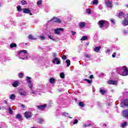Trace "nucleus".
<instances>
[{"instance_id":"f257e3e1","label":"nucleus","mask_w":128,"mask_h":128,"mask_svg":"<svg viewBox=\"0 0 128 128\" xmlns=\"http://www.w3.org/2000/svg\"><path fill=\"white\" fill-rule=\"evenodd\" d=\"M26 80L28 83V86L29 88H30V90L31 94H40L38 92V91L34 90V86L32 83V78L30 77L27 76Z\"/></svg>"},{"instance_id":"f03ea898","label":"nucleus","mask_w":128,"mask_h":128,"mask_svg":"<svg viewBox=\"0 0 128 128\" xmlns=\"http://www.w3.org/2000/svg\"><path fill=\"white\" fill-rule=\"evenodd\" d=\"M20 57V60H28V54L26 50H21L18 52V54Z\"/></svg>"},{"instance_id":"7ed1b4c3","label":"nucleus","mask_w":128,"mask_h":128,"mask_svg":"<svg viewBox=\"0 0 128 128\" xmlns=\"http://www.w3.org/2000/svg\"><path fill=\"white\" fill-rule=\"evenodd\" d=\"M99 26L100 28H104V26H106V24H108V22L106 20H100L98 22Z\"/></svg>"},{"instance_id":"20e7f679","label":"nucleus","mask_w":128,"mask_h":128,"mask_svg":"<svg viewBox=\"0 0 128 128\" xmlns=\"http://www.w3.org/2000/svg\"><path fill=\"white\" fill-rule=\"evenodd\" d=\"M18 92L20 94V96H26L28 94L26 90H24L22 88H19L18 90Z\"/></svg>"},{"instance_id":"39448f33","label":"nucleus","mask_w":128,"mask_h":128,"mask_svg":"<svg viewBox=\"0 0 128 128\" xmlns=\"http://www.w3.org/2000/svg\"><path fill=\"white\" fill-rule=\"evenodd\" d=\"M122 76H128V68L126 66H123V70L122 73Z\"/></svg>"},{"instance_id":"423d86ee","label":"nucleus","mask_w":128,"mask_h":128,"mask_svg":"<svg viewBox=\"0 0 128 128\" xmlns=\"http://www.w3.org/2000/svg\"><path fill=\"white\" fill-rule=\"evenodd\" d=\"M50 22H57L58 24H60L62 22V20L60 18H58L56 16L54 17Z\"/></svg>"},{"instance_id":"0eeeda50","label":"nucleus","mask_w":128,"mask_h":128,"mask_svg":"<svg viewBox=\"0 0 128 128\" xmlns=\"http://www.w3.org/2000/svg\"><path fill=\"white\" fill-rule=\"evenodd\" d=\"M64 28H57L54 30V34H60V32H64Z\"/></svg>"},{"instance_id":"6e6552de","label":"nucleus","mask_w":128,"mask_h":128,"mask_svg":"<svg viewBox=\"0 0 128 128\" xmlns=\"http://www.w3.org/2000/svg\"><path fill=\"white\" fill-rule=\"evenodd\" d=\"M24 14H29L30 16H32V12L28 8H24L23 9Z\"/></svg>"},{"instance_id":"1a4fd4ad","label":"nucleus","mask_w":128,"mask_h":128,"mask_svg":"<svg viewBox=\"0 0 128 128\" xmlns=\"http://www.w3.org/2000/svg\"><path fill=\"white\" fill-rule=\"evenodd\" d=\"M24 116L26 118H32V114L31 113V112H26L24 114Z\"/></svg>"},{"instance_id":"9d476101","label":"nucleus","mask_w":128,"mask_h":128,"mask_svg":"<svg viewBox=\"0 0 128 128\" xmlns=\"http://www.w3.org/2000/svg\"><path fill=\"white\" fill-rule=\"evenodd\" d=\"M123 69H124V66L118 67V68H116V72H118V74H119L122 76V73Z\"/></svg>"},{"instance_id":"9b49d317","label":"nucleus","mask_w":128,"mask_h":128,"mask_svg":"<svg viewBox=\"0 0 128 128\" xmlns=\"http://www.w3.org/2000/svg\"><path fill=\"white\" fill-rule=\"evenodd\" d=\"M105 4L108 8H112V2L110 1V0H106Z\"/></svg>"},{"instance_id":"f8f14e48","label":"nucleus","mask_w":128,"mask_h":128,"mask_svg":"<svg viewBox=\"0 0 128 128\" xmlns=\"http://www.w3.org/2000/svg\"><path fill=\"white\" fill-rule=\"evenodd\" d=\"M47 105L46 104H44L43 105H40L37 106V108L38 110H44L46 108Z\"/></svg>"},{"instance_id":"ddd939ff","label":"nucleus","mask_w":128,"mask_h":128,"mask_svg":"<svg viewBox=\"0 0 128 128\" xmlns=\"http://www.w3.org/2000/svg\"><path fill=\"white\" fill-rule=\"evenodd\" d=\"M125 20L122 22V24L124 26H128V20H126V18H128V14L125 16Z\"/></svg>"},{"instance_id":"4468645a","label":"nucleus","mask_w":128,"mask_h":128,"mask_svg":"<svg viewBox=\"0 0 128 128\" xmlns=\"http://www.w3.org/2000/svg\"><path fill=\"white\" fill-rule=\"evenodd\" d=\"M122 116L124 118H126L128 120V110H123Z\"/></svg>"},{"instance_id":"2eb2a0df","label":"nucleus","mask_w":128,"mask_h":128,"mask_svg":"<svg viewBox=\"0 0 128 128\" xmlns=\"http://www.w3.org/2000/svg\"><path fill=\"white\" fill-rule=\"evenodd\" d=\"M52 62L54 64H60V61L58 60V58H54L52 61Z\"/></svg>"},{"instance_id":"dca6fc26","label":"nucleus","mask_w":128,"mask_h":128,"mask_svg":"<svg viewBox=\"0 0 128 128\" xmlns=\"http://www.w3.org/2000/svg\"><path fill=\"white\" fill-rule=\"evenodd\" d=\"M18 84H20V81L19 80L14 81V82L12 84V86L14 88H17V86H18Z\"/></svg>"},{"instance_id":"f3484780","label":"nucleus","mask_w":128,"mask_h":128,"mask_svg":"<svg viewBox=\"0 0 128 128\" xmlns=\"http://www.w3.org/2000/svg\"><path fill=\"white\" fill-rule=\"evenodd\" d=\"M79 26L81 28H84V26H86V22H80L79 23Z\"/></svg>"},{"instance_id":"a211bd4d","label":"nucleus","mask_w":128,"mask_h":128,"mask_svg":"<svg viewBox=\"0 0 128 128\" xmlns=\"http://www.w3.org/2000/svg\"><path fill=\"white\" fill-rule=\"evenodd\" d=\"M100 48H102V47L100 46H99L98 47H95L94 48V52H100Z\"/></svg>"},{"instance_id":"6ab92c4d","label":"nucleus","mask_w":128,"mask_h":128,"mask_svg":"<svg viewBox=\"0 0 128 128\" xmlns=\"http://www.w3.org/2000/svg\"><path fill=\"white\" fill-rule=\"evenodd\" d=\"M117 82L116 80H110L108 81V84H116Z\"/></svg>"},{"instance_id":"aec40b11","label":"nucleus","mask_w":128,"mask_h":128,"mask_svg":"<svg viewBox=\"0 0 128 128\" xmlns=\"http://www.w3.org/2000/svg\"><path fill=\"white\" fill-rule=\"evenodd\" d=\"M16 118H18L19 120H22V116L20 114L16 115Z\"/></svg>"},{"instance_id":"412c9836","label":"nucleus","mask_w":128,"mask_h":128,"mask_svg":"<svg viewBox=\"0 0 128 128\" xmlns=\"http://www.w3.org/2000/svg\"><path fill=\"white\" fill-rule=\"evenodd\" d=\"M10 100H16V95L14 94H12L10 96Z\"/></svg>"},{"instance_id":"4be33fe9","label":"nucleus","mask_w":128,"mask_h":128,"mask_svg":"<svg viewBox=\"0 0 128 128\" xmlns=\"http://www.w3.org/2000/svg\"><path fill=\"white\" fill-rule=\"evenodd\" d=\"M28 38L29 40H38V38H34V36L32 35H29Z\"/></svg>"},{"instance_id":"5701e85b","label":"nucleus","mask_w":128,"mask_h":128,"mask_svg":"<svg viewBox=\"0 0 128 128\" xmlns=\"http://www.w3.org/2000/svg\"><path fill=\"white\" fill-rule=\"evenodd\" d=\"M128 122H124L123 124H122L121 127L122 128H124L126 126H128Z\"/></svg>"},{"instance_id":"b1692460","label":"nucleus","mask_w":128,"mask_h":128,"mask_svg":"<svg viewBox=\"0 0 128 128\" xmlns=\"http://www.w3.org/2000/svg\"><path fill=\"white\" fill-rule=\"evenodd\" d=\"M49 82L50 84H54V82H56V79L54 78H51L50 79Z\"/></svg>"},{"instance_id":"393cba45","label":"nucleus","mask_w":128,"mask_h":128,"mask_svg":"<svg viewBox=\"0 0 128 128\" xmlns=\"http://www.w3.org/2000/svg\"><path fill=\"white\" fill-rule=\"evenodd\" d=\"M98 4V0H94L92 1V4L93 6H97Z\"/></svg>"},{"instance_id":"a878e982","label":"nucleus","mask_w":128,"mask_h":128,"mask_svg":"<svg viewBox=\"0 0 128 128\" xmlns=\"http://www.w3.org/2000/svg\"><path fill=\"white\" fill-rule=\"evenodd\" d=\"M10 48H16V44L15 43H12L10 44Z\"/></svg>"},{"instance_id":"bb28decb","label":"nucleus","mask_w":128,"mask_h":128,"mask_svg":"<svg viewBox=\"0 0 128 128\" xmlns=\"http://www.w3.org/2000/svg\"><path fill=\"white\" fill-rule=\"evenodd\" d=\"M66 62L67 64L66 66L68 67L70 66V60H66Z\"/></svg>"},{"instance_id":"cd10ccee","label":"nucleus","mask_w":128,"mask_h":128,"mask_svg":"<svg viewBox=\"0 0 128 128\" xmlns=\"http://www.w3.org/2000/svg\"><path fill=\"white\" fill-rule=\"evenodd\" d=\"M16 8L18 12H22V6H18Z\"/></svg>"},{"instance_id":"c85d7f7f","label":"nucleus","mask_w":128,"mask_h":128,"mask_svg":"<svg viewBox=\"0 0 128 128\" xmlns=\"http://www.w3.org/2000/svg\"><path fill=\"white\" fill-rule=\"evenodd\" d=\"M100 94H106V90H100Z\"/></svg>"},{"instance_id":"c756f323","label":"nucleus","mask_w":128,"mask_h":128,"mask_svg":"<svg viewBox=\"0 0 128 128\" xmlns=\"http://www.w3.org/2000/svg\"><path fill=\"white\" fill-rule=\"evenodd\" d=\"M124 105L126 106H128V99H126L124 101Z\"/></svg>"},{"instance_id":"7c9ffc66","label":"nucleus","mask_w":128,"mask_h":128,"mask_svg":"<svg viewBox=\"0 0 128 128\" xmlns=\"http://www.w3.org/2000/svg\"><path fill=\"white\" fill-rule=\"evenodd\" d=\"M8 112L10 114H14V112H12V107H9Z\"/></svg>"},{"instance_id":"2f4dec72","label":"nucleus","mask_w":128,"mask_h":128,"mask_svg":"<svg viewBox=\"0 0 128 128\" xmlns=\"http://www.w3.org/2000/svg\"><path fill=\"white\" fill-rule=\"evenodd\" d=\"M39 38H40V40H46V37L44 36H39Z\"/></svg>"},{"instance_id":"473e14b6","label":"nucleus","mask_w":128,"mask_h":128,"mask_svg":"<svg viewBox=\"0 0 128 128\" xmlns=\"http://www.w3.org/2000/svg\"><path fill=\"white\" fill-rule=\"evenodd\" d=\"M88 37L86 36H84L81 38V40H86Z\"/></svg>"},{"instance_id":"72a5a7b5","label":"nucleus","mask_w":128,"mask_h":128,"mask_svg":"<svg viewBox=\"0 0 128 128\" xmlns=\"http://www.w3.org/2000/svg\"><path fill=\"white\" fill-rule=\"evenodd\" d=\"M84 80H85L86 82H87L88 84H92V80H90L88 79H84Z\"/></svg>"},{"instance_id":"f704fd0d","label":"nucleus","mask_w":128,"mask_h":128,"mask_svg":"<svg viewBox=\"0 0 128 128\" xmlns=\"http://www.w3.org/2000/svg\"><path fill=\"white\" fill-rule=\"evenodd\" d=\"M79 106H81V108H84V104L82 102H80Z\"/></svg>"},{"instance_id":"c9c22d12","label":"nucleus","mask_w":128,"mask_h":128,"mask_svg":"<svg viewBox=\"0 0 128 128\" xmlns=\"http://www.w3.org/2000/svg\"><path fill=\"white\" fill-rule=\"evenodd\" d=\"M60 76L62 78H64V72H61L60 74Z\"/></svg>"},{"instance_id":"e433bc0d","label":"nucleus","mask_w":128,"mask_h":128,"mask_svg":"<svg viewBox=\"0 0 128 128\" xmlns=\"http://www.w3.org/2000/svg\"><path fill=\"white\" fill-rule=\"evenodd\" d=\"M42 0H38L37 2V4L38 6H40V4H42Z\"/></svg>"},{"instance_id":"4c0bfd02","label":"nucleus","mask_w":128,"mask_h":128,"mask_svg":"<svg viewBox=\"0 0 128 128\" xmlns=\"http://www.w3.org/2000/svg\"><path fill=\"white\" fill-rule=\"evenodd\" d=\"M22 2V4L23 5V6H24V4H28V2H26V0H22V2Z\"/></svg>"},{"instance_id":"58836bf2","label":"nucleus","mask_w":128,"mask_h":128,"mask_svg":"<svg viewBox=\"0 0 128 128\" xmlns=\"http://www.w3.org/2000/svg\"><path fill=\"white\" fill-rule=\"evenodd\" d=\"M84 56H85V58H90V54H85Z\"/></svg>"},{"instance_id":"ea45409f","label":"nucleus","mask_w":128,"mask_h":128,"mask_svg":"<svg viewBox=\"0 0 128 128\" xmlns=\"http://www.w3.org/2000/svg\"><path fill=\"white\" fill-rule=\"evenodd\" d=\"M23 76H24V74H22V73L19 74V78H22Z\"/></svg>"},{"instance_id":"a19ab883","label":"nucleus","mask_w":128,"mask_h":128,"mask_svg":"<svg viewBox=\"0 0 128 128\" xmlns=\"http://www.w3.org/2000/svg\"><path fill=\"white\" fill-rule=\"evenodd\" d=\"M86 14H90L92 12V11H90V9H87L86 10Z\"/></svg>"},{"instance_id":"79ce46f5","label":"nucleus","mask_w":128,"mask_h":128,"mask_svg":"<svg viewBox=\"0 0 128 128\" xmlns=\"http://www.w3.org/2000/svg\"><path fill=\"white\" fill-rule=\"evenodd\" d=\"M62 116H68V113H66V112H63L62 113Z\"/></svg>"},{"instance_id":"37998d69","label":"nucleus","mask_w":128,"mask_h":128,"mask_svg":"<svg viewBox=\"0 0 128 128\" xmlns=\"http://www.w3.org/2000/svg\"><path fill=\"white\" fill-rule=\"evenodd\" d=\"M78 120H76V119L74 120V122H73L74 124H78Z\"/></svg>"},{"instance_id":"c03bdc74","label":"nucleus","mask_w":128,"mask_h":128,"mask_svg":"<svg viewBox=\"0 0 128 128\" xmlns=\"http://www.w3.org/2000/svg\"><path fill=\"white\" fill-rule=\"evenodd\" d=\"M110 49H108L106 52V54H108L110 55Z\"/></svg>"},{"instance_id":"a18cd8bd","label":"nucleus","mask_w":128,"mask_h":128,"mask_svg":"<svg viewBox=\"0 0 128 128\" xmlns=\"http://www.w3.org/2000/svg\"><path fill=\"white\" fill-rule=\"evenodd\" d=\"M39 122L40 124H42V122H44V119L40 118Z\"/></svg>"},{"instance_id":"49530a36","label":"nucleus","mask_w":128,"mask_h":128,"mask_svg":"<svg viewBox=\"0 0 128 128\" xmlns=\"http://www.w3.org/2000/svg\"><path fill=\"white\" fill-rule=\"evenodd\" d=\"M48 38H50V40H54V37H52V36H49Z\"/></svg>"},{"instance_id":"de8ad7c7","label":"nucleus","mask_w":128,"mask_h":128,"mask_svg":"<svg viewBox=\"0 0 128 128\" xmlns=\"http://www.w3.org/2000/svg\"><path fill=\"white\" fill-rule=\"evenodd\" d=\"M116 52H114L112 54V58H116Z\"/></svg>"},{"instance_id":"09e8293b","label":"nucleus","mask_w":128,"mask_h":128,"mask_svg":"<svg viewBox=\"0 0 128 128\" xmlns=\"http://www.w3.org/2000/svg\"><path fill=\"white\" fill-rule=\"evenodd\" d=\"M110 22H112V24H116V21H114V19H112L110 20Z\"/></svg>"},{"instance_id":"8fccbe9b","label":"nucleus","mask_w":128,"mask_h":128,"mask_svg":"<svg viewBox=\"0 0 128 128\" xmlns=\"http://www.w3.org/2000/svg\"><path fill=\"white\" fill-rule=\"evenodd\" d=\"M62 60H66V56H62Z\"/></svg>"},{"instance_id":"3c124183","label":"nucleus","mask_w":128,"mask_h":128,"mask_svg":"<svg viewBox=\"0 0 128 128\" xmlns=\"http://www.w3.org/2000/svg\"><path fill=\"white\" fill-rule=\"evenodd\" d=\"M72 36H74V34H76V32L74 31H72Z\"/></svg>"},{"instance_id":"603ef678","label":"nucleus","mask_w":128,"mask_h":128,"mask_svg":"<svg viewBox=\"0 0 128 128\" xmlns=\"http://www.w3.org/2000/svg\"><path fill=\"white\" fill-rule=\"evenodd\" d=\"M53 56H54V58H56V54L54 53V54H53Z\"/></svg>"},{"instance_id":"864d4df0","label":"nucleus","mask_w":128,"mask_h":128,"mask_svg":"<svg viewBox=\"0 0 128 128\" xmlns=\"http://www.w3.org/2000/svg\"><path fill=\"white\" fill-rule=\"evenodd\" d=\"M94 78V75H90V78Z\"/></svg>"},{"instance_id":"5fc2aeb1","label":"nucleus","mask_w":128,"mask_h":128,"mask_svg":"<svg viewBox=\"0 0 128 128\" xmlns=\"http://www.w3.org/2000/svg\"><path fill=\"white\" fill-rule=\"evenodd\" d=\"M88 126H90V125H86V124H84V128H88Z\"/></svg>"},{"instance_id":"6e6d98bb","label":"nucleus","mask_w":128,"mask_h":128,"mask_svg":"<svg viewBox=\"0 0 128 128\" xmlns=\"http://www.w3.org/2000/svg\"><path fill=\"white\" fill-rule=\"evenodd\" d=\"M4 104H8V102H6V100H4Z\"/></svg>"},{"instance_id":"4d7b16f0","label":"nucleus","mask_w":128,"mask_h":128,"mask_svg":"<svg viewBox=\"0 0 128 128\" xmlns=\"http://www.w3.org/2000/svg\"><path fill=\"white\" fill-rule=\"evenodd\" d=\"M21 106H22V108H24V105L22 104Z\"/></svg>"},{"instance_id":"13d9d810","label":"nucleus","mask_w":128,"mask_h":128,"mask_svg":"<svg viewBox=\"0 0 128 128\" xmlns=\"http://www.w3.org/2000/svg\"><path fill=\"white\" fill-rule=\"evenodd\" d=\"M124 34H128V32L126 31H124Z\"/></svg>"},{"instance_id":"bf43d9fd","label":"nucleus","mask_w":128,"mask_h":128,"mask_svg":"<svg viewBox=\"0 0 128 128\" xmlns=\"http://www.w3.org/2000/svg\"><path fill=\"white\" fill-rule=\"evenodd\" d=\"M0 6H2V2H0Z\"/></svg>"},{"instance_id":"052dcab7","label":"nucleus","mask_w":128,"mask_h":128,"mask_svg":"<svg viewBox=\"0 0 128 128\" xmlns=\"http://www.w3.org/2000/svg\"><path fill=\"white\" fill-rule=\"evenodd\" d=\"M126 8H128V4H126Z\"/></svg>"},{"instance_id":"680f3d73","label":"nucleus","mask_w":128,"mask_h":128,"mask_svg":"<svg viewBox=\"0 0 128 128\" xmlns=\"http://www.w3.org/2000/svg\"><path fill=\"white\" fill-rule=\"evenodd\" d=\"M93 92H96V89H93Z\"/></svg>"},{"instance_id":"e2e57ef3","label":"nucleus","mask_w":128,"mask_h":128,"mask_svg":"<svg viewBox=\"0 0 128 128\" xmlns=\"http://www.w3.org/2000/svg\"><path fill=\"white\" fill-rule=\"evenodd\" d=\"M103 126H106V124H104Z\"/></svg>"},{"instance_id":"0e129e2a","label":"nucleus","mask_w":128,"mask_h":128,"mask_svg":"<svg viewBox=\"0 0 128 128\" xmlns=\"http://www.w3.org/2000/svg\"><path fill=\"white\" fill-rule=\"evenodd\" d=\"M4 128L3 126H1L0 127V128Z\"/></svg>"},{"instance_id":"69168bd1","label":"nucleus","mask_w":128,"mask_h":128,"mask_svg":"<svg viewBox=\"0 0 128 128\" xmlns=\"http://www.w3.org/2000/svg\"><path fill=\"white\" fill-rule=\"evenodd\" d=\"M36 128V127H34V126H33V127H32V128Z\"/></svg>"},{"instance_id":"338daca9","label":"nucleus","mask_w":128,"mask_h":128,"mask_svg":"<svg viewBox=\"0 0 128 128\" xmlns=\"http://www.w3.org/2000/svg\"><path fill=\"white\" fill-rule=\"evenodd\" d=\"M69 118H72V117H70V116H69Z\"/></svg>"}]
</instances>
